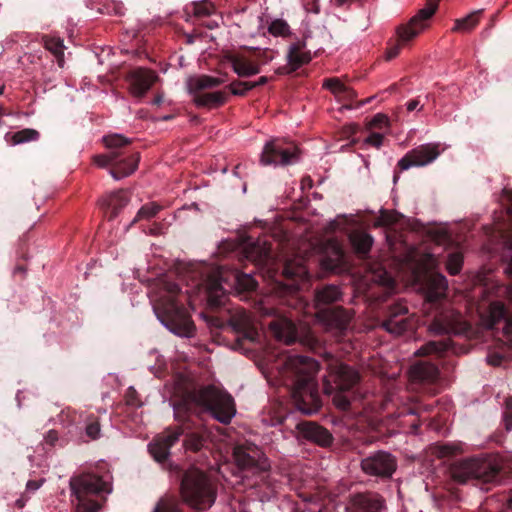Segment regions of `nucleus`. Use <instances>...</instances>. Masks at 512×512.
I'll return each instance as SVG.
<instances>
[{
  "label": "nucleus",
  "instance_id": "nucleus-19",
  "mask_svg": "<svg viewBox=\"0 0 512 512\" xmlns=\"http://www.w3.org/2000/svg\"><path fill=\"white\" fill-rule=\"evenodd\" d=\"M223 282H227L226 272L223 268H217L208 274L200 284L207 304L211 308H219L225 303L226 289L222 285Z\"/></svg>",
  "mask_w": 512,
  "mask_h": 512
},
{
  "label": "nucleus",
  "instance_id": "nucleus-32",
  "mask_svg": "<svg viewBox=\"0 0 512 512\" xmlns=\"http://www.w3.org/2000/svg\"><path fill=\"white\" fill-rule=\"evenodd\" d=\"M349 240L355 252L361 256L366 257L373 245V237L365 231L355 230L349 235Z\"/></svg>",
  "mask_w": 512,
  "mask_h": 512
},
{
  "label": "nucleus",
  "instance_id": "nucleus-35",
  "mask_svg": "<svg viewBox=\"0 0 512 512\" xmlns=\"http://www.w3.org/2000/svg\"><path fill=\"white\" fill-rule=\"evenodd\" d=\"M40 133L32 128H25L15 133H6L5 140L11 145H18L26 142L37 141Z\"/></svg>",
  "mask_w": 512,
  "mask_h": 512
},
{
  "label": "nucleus",
  "instance_id": "nucleus-9",
  "mask_svg": "<svg viewBox=\"0 0 512 512\" xmlns=\"http://www.w3.org/2000/svg\"><path fill=\"white\" fill-rule=\"evenodd\" d=\"M343 300V292L335 284H324L314 290V308L317 319L327 329L342 332L347 329L350 315L346 309L338 305Z\"/></svg>",
  "mask_w": 512,
  "mask_h": 512
},
{
  "label": "nucleus",
  "instance_id": "nucleus-49",
  "mask_svg": "<svg viewBox=\"0 0 512 512\" xmlns=\"http://www.w3.org/2000/svg\"><path fill=\"white\" fill-rule=\"evenodd\" d=\"M457 453V448L450 444H443L437 447L436 454L440 458L451 457Z\"/></svg>",
  "mask_w": 512,
  "mask_h": 512
},
{
  "label": "nucleus",
  "instance_id": "nucleus-57",
  "mask_svg": "<svg viewBox=\"0 0 512 512\" xmlns=\"http://www.w3.org/2000/svg\"><path fill=\"white\" fill-rule=\"evenodd\" d=\"M418 105H419V101L418 100H416V99L410 100L406 104L407 110L409 112L414 111L417 108Z\"/></svg>",
  "mask_w": 512,
  "mask_h": 512
},
{
  "label": "nucleus",
  "instance_id": "nucleus-16",
  "mask_svg": "<svg viewBox=\"0 0 512 512\" xmlns=\"http://www.w3.org/2000/svg\"><path fill=\"white\" fill-rule=\"evenodd\" d=\"M233 458L237 467L246 472L258 474L270 469L267 457L256 445H237L233 449Z\"/></svg>",
  "mask_w": 512,
  "mask_h": 512
},
{
  "label": "nucleus",
  "instance_id": "nucleus-56",
  "mask_svg": "<svg viewBox=\"0 0 512 512\" xmlns=\"http://www.w3.org/2000/svg\"><path fill=\"white\" fill-rule=\"evenodd\" d=\"M305 7H306L307 11H312V12H315V13L318 12V8H317V5H316V0H309V2L305 4Z\"/></svg>",
  "mask_w": 512,
  "mask_h": 512
},
{
  "label": "nucleus",
  "instance_id": "nucleus-46",
  "mask_svg": "<svg viewBox=\"0 0 512 512\" xmlns=\"http://www.w3.org/2000/svg\"><path fill=\"white\" fill-rule=\"evenodd\" d=\"M389 126V118L382 113L376 114L369 122L370 128L384 129Z\"/></svg>",
  "mask_w": 512,
  "mask_h": 512
},
{
  "label": "nucleus",
  "instance_id": "nucleus-20",
  "mask_svg": "<svg viewBox=\"0 0 512 512\" xmlns=\"http://www.w3.org/2000/svg\"><path fill=\"white\" fill-rule=\"evenodd\" d=\"M386 501L382 495L373 491L351 494L347 512H386Z\"/></svg>",
  "mask_w": 512,
  "mask_h": 512
},
{
  "label": "nucleus",
  "instance_id": "nucleus-51",
  "mask_svg": "<svg viewBox=\"0 0 512 512\" xmlns=\"http://www.w3.org/2000/svg\"><path fill=\"white\" fill-rule=\"evenodd\" d=\"M384 141V135L381 133H371L365 140V143L375 147L380 148Z\"/></svg>",
  "mask_w": 512,
  "mask_h": 512
},
{
  "label": "nucleus",
  "instance_id": "nucleus-59",
  "mask_svg": "<svg viewBox=\"0 0 512 512\" xmlns=\"http://www.w3.org/2000/svg\"><path fill=\"white\" fill-rule=\"evenodd\" d=\"M206 26L209 29H214L215 27L218 26V24L215 21H210L209 23L206 24Z\"/></svg>",
  "mask_w": 512,
  "mask_h": 512
},
{
  "label": "nucleus",
  "instance_id": "nucleus-62",
  "mask_svg": "<svg viewBox=\"0 0 512 512\" xmlns=\"http://www.w3.org/2000/svg\"><path fill=\"white\" fill-rule=\"evenodd\" d=\"M161 102H162V99H161V97H160V96H157V97L155 98V100H154V103H155V104H157V105H159Z\"/></svg>",
  "mask_w": 512,
  "mask_h": 512
},
{
  "label": "nucleus",
  "instance_id": "nucleus-17",
  "mask_svg": "<svg viewBox=\"0 0 512 512\" xmlns=\"http://www.w3.org/2000/svg\"><path fill=\"white\" fill-rule=\"evenodd\" d=\"M298 160V148L293 142L274 139L263 148L261 163L263 165H289Z\"/></svg>",
  "mask_w": 512,
  "mask_h": 512
},
{
  "label": "nucleus",
  "instance_id": "nucleus-15",
  "mask_svg": "<svg viewBox=\"0 0 512 512\" xmlns=\"http://www.w3.org/2000/svg\"><path fill=\"white\" fill-rule=\"evenodd\" d=\"M360 467L368 476L390 479L397 469V459L388 451L378 450L363 457Z\"/></svg>",
  "mask_w": 512,
  "mask_h": 512
},
{
  "label": "nucleus",
  "instance_id": "nucleus-42",
  "mask_svg": "<svg viewBox=\"0 0 512 512\" xmlns=\"http://www.w3.org/2000/svg\"><path fill=\"white\" fill-rule=\"evenodd\" d=\"M100 423L96 416L90 415L87 417L86 425H85V433L86 435L92 439L96 440L100 437Z\"/></svg>",
  "mask_w": 512,
  "mask_h": 512
},
{
  "label": "nucleus",
  "instance_id": "nucleus-22",
  "mask_svg": "<svg viewBox=\"0 0 512 512\" xmlns=\"http://www.w3.org/2000/svg\"><path fill=\"white\" fill-rule=\"evenodd\" d=\"M438 144H424L406 153L399 161L398 168L403 171L412 166H425L439 156Z\"/></svg>",
  "mask_w": 512,
  "mask_h": 512
},
{
  "label": "nucleus",
  "instance_id": "nucleus-40",
  "mask_svg": "<svg viewBox=\"0 0 512 512\" xmlns=\"http://www.w3.org/2000/svg\"><path fill=\"white\" fill-rule=\"evenodd\" d=\"M226 88L229 89L234 96L244 97L249 91L253 90V85H250L249 81L235 79L227 85Z\"/></svg>",
  "mask_w": 512,
  "mask_h": 512
},
{
  "label": "nucleus",
  "instance_id": "nucleus-28",
  "mask_svg": "<svg viewBox=\"0 0 512 512\" xmlns=\"http://www.w3.org/2000/svg\"><path fill=\"white\" fill-rule=\"evenodd\" d=\"M449 353H458L457 348L450 339H443L426 342L415 352V355L420 357L433 356L436 359H440Z\"/></svg>",
  "mask_w": 512,
  "mask_h": 512
},
{
  "label": "nucleus",
  "instance_id": "nucleus-38",
  "mask_svg": "<svg viewBox=\"0 0 512 512\" xmlns=\"http://www.w3.org/2000/svg\"><path fill=\"white\" fill-rule=\"evenodd\" d=\"M45 48L50 51L56 58L59 67L64 66V43L59 37L45 36L43 38Z\"/></svg>",
  "mask_w": 512,
  "mask_h": 512
},
{
  "label": "nucleus",
  "instance_id": "nucleus-29",
  "mask_svg": "<svg viewBox=\"0 0 512 512\" xmlns=\"http://www.w3.org/2000/svg\"><path fill=\"white\" fill-rule=\"evenodd\" d=\"M129 201L128 192L123 189L111 193L107 199H104L102 207L106 210L105 213L108 220L115 219Z\"/></svg>",
  "mask_w": 512,
  "mask_h": 512
},
{
  "label": "nucleus",
  "instance_id": "nucleus-31",
  "mask_svg": "<svg viewBox=\"0 0 512 512\" xmlns=\"http://www.w3.org/2000/svg\"><path fill=\"white\" fill-rule=\"evenodd\" d=\"M305 47L306 44L304 41H297L289 46L287 59L291 68L288 72H294L302 65L311 61V52L305 50Z\"/></svg>",
  "mask_w": 512,
  "mask_h": 512
},
{
  "label": "nucleus",
  "instance_id": "nucleus-3",
  "mask_svg": "<svg viewBox=\"0 0 512 512\" xmlns=\"http://www.w3.org/2000/svg\"><path fill=\"white\" fill-rule=\"evenodd\" d=\"M319 364L303 355H288L282 364L280 374L288 388L294 406L303 414L311 415L320 410L322 400L316 375Z\"/></svg>",
  "mask_w": 512,
  "mask_h": 512
},
{
  "label": "nucleus",
  "instance_id": "nucleus-5",
  "mask_svg": "<svg viewBox=\"0 0 512 512\" xmlns=\"http://www.w3.org/2000/svg\"><path fill=\"white\" fill-rule=\"evenodd\" d=\"M180 491L183 501L175 495L165 494L156 501L151 512H184L183 502L193 509L205 510L214 504L217 496L210 478L197 468L184 473Z\"/></svg>",
  "mask_w": 512,
  "mask_h": 512
},
{
  "label": "nucleus",
  "instance_id": "nucleus-27",
  "mask_svg": "<svg viewBox=\"0 0 512 512\" xmlns=\"http://www.w3.org/2000/svg\"><path fill=\"white\" fill-rule=\"evenodd\" d=\"M269 327L275 338L287 345L297 340V328L288 318L278 317L270 322Z\"/></svg>",
  "mask_w": 512,
  "mask_h": 512
},
{
  "label": "nucleus",
  "instance_id": "nucleus-44",
  "mask_svg": "<svg viewBox=\"0 0 512 512\" xmlns=\"http://www.w3.org/2000/svg\"><path fill=\"white\" fill-rule=\"evenodd\" d=\"M269 31L275 36H284L289 32V25L283 20H275L271 23Z\"/></svg>",
  "mask_w": 512,
  "mask_h": 512
},
{
  "label": "nucleus",
  "instance_id": "nucleus-64",
  "mask_svg": "<svg viewBox=\"0 0 512 512\" xmlns=\"http://www.w3.org/2000/svg\"><path fill=\"white\" fill-rule=\"evenodd\" d=\"M15 271L24 272V267L19 265L15 268Z\"/></svg>",
  "mask_w": 512,
  "mask_h": 512
},
{
  "label": "nucleus",
  "instance_id": "nucleus-11",
  "mask_svg": "<svg viewBox=\"0 0 512 512\" xmlns=\"http://www.w3.org/2000/svg\"><path fill=\"white\" fill-rule=\"evenodd\" d=\"M72 495L76 498L75 512H98L99 498L111 492V484L94 473H82L70 479Z\"/></svg>",
  "mask_w": 512,
  "mask_h": 512
},
{
  "label": "nucleus",
  "instance_id": "nucleus-58",
  "mask_svg": "<svg viewBox=\"0 0 512 512\" xmlns=\"http://www.w3.org/2000/svg\"><path fill=\"white\" fill-rule=\"evenodd\" d=\"M306 185L309 188L312 187V179L310 177H305V178L302 179V186L305 187Z\"/></svg>",
  "mask_w": 512,
  "mask_h": 512
},
{
  "label": "nucleus",
  "instance_id": "nucleus-45",
  "mask_svg": "<svg viewBox=\"0 0 512 512\" xmlns=\"http://www.w3.org/2000/svg\"><path fill=\"white\" fill-rule=\"evenodd\" d=\"M396 215L387 210H381L380 216L376 220V226H390L396 223Z\"/></svg>",
  "mask_w": 512,
  "mask_h": 512
},
{
  "label": "nucleus",
  "instance_id": "nucleus-63",
  "mask_svg": "<svg viewBox=\"0 0 512 512\" xmlns=\"http://www.w3.org/2000/svg\"><path fill=\"white\" fill-rule=\"evenodd\" d=\"M370 101H371V98H367L366 100L361 101V102L359 103V106H362V105H364V104H366V103H369Z\"/></svg>",
  "mask_w": 512,
  "mask_h": 512
},
{
  "label": "nucleus",
  "instance_id": "nucleus-2",
  "mask_svg": "<svg viewBox=\"0 0 512 512\" xmlns=\"http://www.w3.org/2000/svg\"><path fill=\"white\" fill-rule=\"evenodd\" d=\"M244 253L245 257L258 269L263 270L265 276L275 284V289L285 297L288 306L296 307L298 303L303 304L297 297V279H304L307 275L306 267L302 263L288 260L280 266L273 257L271 244L261 239L246 242Z\"/></svg>",
  "mask_w": 512,
  "mask_h": 512
},
{
  "label": "nucleus",
  "instance_id": "nucleus-14",
  "mask_svg": "<svg viewBox=\"0 0 512 512\" xmlns=\"http://www.w3.org/2000/svg\"><path fill=\"white\" fill-rule=\"evenodd\" d=\"M262 55L259 48L245 47L238 52H228L225 59L239 77L248 78L260 73L261 66L268 63V60H261Z\"/></svg>",
  "mask_w": 512,
  "mask_h": 512
},
{
  "label": "nucleus",
  "instance_id": "nucleus-1",
  "mask_svg": "<svg viewBox=\"0 0 512 512\" xmlns=\"http://www.w3.org/2000/svg\"><path fill=\"white\" fill-rule=\"evenodd\" d=\"M235 414V401L227 391L212 385L188 390L174 404V417L181 424L168 427L156 435L148 445L149 453L159 463L167 461L171 447L178 442L183 434H185L184 448L188 451L198 452L204 447L206 438L200 432L189 431L195 425L190 418L191 415L199 418L208 415L227 425Z\"/></svg>",
  "mask_w": 512,
  "mask_h": 512
},
{
  "label": "nucleus",
  "instance_id": "nucleus-33",
  "mask_svg": "<svg viewBox=\"0 0 512 512\" xmlns=\"http://www.w3.org/2000/svg\"><path fill=\"white\" fill-rule=\"evenodd\" d=\"M323 86L341 101H353L357 97L356 91L346 86L339 78L325 79Z\"/></svg>",
  "mask_w": 512,
  "mask_h": 512
},
{
  "label": "nucleus",
  "instance_id": "nucleus-55",
  "mask_svg": "<svg viewBox=\"0 0 512 512\" xmlns=\"http://www.w3.org/2000/svg\"><path fill=\"white\" fill-rule=\"evenodd\" d=\"M268 82H269V78L267 76H261L256 81H249L250 85H253V89H255L259 86H263V85L267 84Z\"/></svg>",
  "mask_w": 512,
  "mask_h": 512
},
{
  "label": "nucleus",
  "instance_id": "nucleus-4",
  "mask_svg": "<svg viewBox=\"0 0 512 512\" xmlns=\"http://www.w3.org/2000/svg\"><path fill=\"white\" fill-rule=\"evenodd\" d=\"M420 288L424 294L427 310L432 316L429 330L435 334H466L470 325L461 313L455 311L446 300L448 283L444 275L426 273L423 275Z\"/></svg>",
  "mask_w": 512,
  "mask_h": 512
},
{
  "label": "nucleus",
  "instance_id": "nucleus-50",
  "mask_svg": "<svg viewBox=\"0 0 512 512\" xmlns=\"http://www.w3.org/2000/svg\"><path fill=\"white\" fill-rule=\"evenodd\" d=\"M504 423L506 430H512V397L506 401V408L504 412Z\"/></svg>",
  "mask_w": 512,
  "mask_h": 512
},
{
  "label": "nucleus",
  "instance_id": "nucleus-18",
  "mask_svg": "<svg viewBox=\"0 0 512 512\" xmlns=\"http://www.w3.org/2000/svg\"><path fill=\"white\" fill-rule=\"evenodd\" d=\"M382 327L387 332L399 336L413 331L416 327V320L413 315L409 314L407 306L399 302L390 306L386 318L382 322Z\"/></svg>",
  "mask_w": 512,
  "mask_h": 512
},
{
  "label": "nucleus",
  "instance_id": "nucleus-24",
  "mask_svg": "<svg viewBox=\"0 0 512 512\" xmlns=\"http://www.w3.org/2000/svg\"><path fill=\"white\" fill-rule=\"evenodd\" d=\"M296 428L304 439L321 447H328L333 442L332 434L316 422L301 421L297 423Z\"/></svg>",
  "mask_w": 512,
  "mask_h": 512
},
{
  "label": "nucleus",
  "instance_id": "nucleus-36",
  "mask_svg": "<svg viewBox=\"0 0 512 512\" xmlns=\"http://www.w3.org/2000/svg\"><path fill=\"white\" fill-rule=\"evenodd\" d=\"M483 10H477L466 17L456 19L452 31L467 33L472 31L480 22V17Z\"/></svg>",
  "mask_w": 512,
  "mask_h": 512
},
{
  "label": "nucleus",
  "instance_id": "nucleus-34",
  "mask_svg": "<svg viewBox=\"0 0 512 512\" xmlns=\"http://www.w3.org/2000/svg\"><path fill=\"white\" fill-rule=\"evenodd\" d=\"M224 82L223 79L209 76V75H200L194 76L187 79L186 87L188 92H198L199 90H206L209 88H214L222 85Z\"/></svg>",
  "mask_w": 512,
  "mask_h": 512
},
{
  "label": "nucleus",
  "instance_id": "nucleus-13",
  "mask_svg": "<svg viewBox=\"0 0 512 512\" xmlns=\"http://www.w3.org/2000/svg\"><path fill=\"white\" fill-rule=\"evenodd\" d=\"M440 0H427L425 6L414 15L407 24L397 28V42L391 43L386 52L387 60L398 56L402 46L408 44L422 33L428 26L429 21L438 9Z\"/></svg>",
  "mask_w": 512,
  "mask_h": 512
},
{
  "label": "nucleus",
  "instance_id": "nucleus-21",
  "mask_svg": "<svg viewBox=\"0 0 512 512\" xmlns=\"http://www.w3.org/2000/svg\"><path fill=\"white\" fill-rule=\"evenodd\" d=\"M125 80L130 94L136 98H142L159 80V76L151 69L137 67L127 73Z\"/></svg>",
  "mask_w": 512,
  "mask_h": 512
},
{
  "label": "nucleus",
  "instance_id": "nucleus-26",
  "mask_svg": "<svg viewBox=\"0 0 512 512\" xmlns=\"http://www.w3.org/2000/svg\"><path fill=\"white\" fill-rule=\"evenodd\" d=\"M192 96V102L198 108L216 109L226 104L228 95L224 91L205 92H189Z\"/></svg>",
  "mask_w": 512,
  "mask_h": 512
},
{
  "label": "nucleus",
  "instance_id": "nucleus-52",
  "mask_svg": "<svg viewBox=\"0 0 512 512\" xmlns=\"http://www.w3.org/2000/svg\"><path fill=\"white\" fill-rule=\"evenodd\" d=\"M44 480L43 479H40V480H29L26 484V490L28 492H34L36 490H38L42 484H43Z\"/></svg>",
  "mask_w": 512,
  "mask_h": 512
},
{
  "label": "nucleus",
  "instance_id": "nucleus-37",
  "mask_svg": "<svg viewBox=\"0 0 512 512\" xmlns=\"http://www.w3.org/2000/svg\"><path fill=\"white\" fill-rule=\"evenodd\" d=\"M233 283L230 286H235L239 291L250 292L254 291L257 287L256 280L250 275L238 270L231 274Z\"/></svg>",
  "mask_w": 512,
  "mask_h": 512
},
{
  "label": "nucleus",
  "instance_id": "nucleus-60",
  "mask_svg": "<svg viewBox=\"0 0 512 512\" xmlns=\"http://www.w3.org/2000/svg\"><path fill=\"white\" fill-rule=\"evenodd\" d=\"M261 52L263 53V55L261 56V60H268V62L271 60V57H268L267 56V52L266 51H262Z\"/></svg>",
  "mask_w": 512,
  "mask_h": 512
},
{
  "label": "nucleus",
  "instance_id": "nucleus-47",
  "mask_svg": "<svg viewBox=\"0 0 512 512\" xmlns=\"http://www.w3.org/2000/svg\"><path fill=\"white\" fill-rule=\"evenodd\" d=\"M334 254H335L336 263H334V264L331 263L332 260L330 258H326L323 261V264L325 265V267L327 269H331V270L335 269L344 260V252L340 247L336 246L334 248Z\"/></svg>",
  "mask_w": 512,
  "mask_h": 512
},
{
  "label": "nucleus",
  "instance_id": "nucleus-10",
  "mask_svg": "<svg viewBox=\"0 0 512 512\" xmlns=\"http://www.w3.org/2000/svg\"><path fill=\"white\" fill-rule=\"evenodd\" d=\"M329 377L324 382V393L332 396V402L339 410L349 411L352 403L361 398L357 388L360 381L358 371L337 363L331 366Z\"/></svg>",
  "mask_w": 512,
  "mask_h": 512
},
{
  "label": "nucleus",
  "instance_id": "nucleus-53",
  "mask_svg": "<svg viewBox=\"0 0 512 512\" xmlns=\"http://www.w3.org/2000/svg\"><path fill=\"white\" fill-rule=\"evenodd\" d=\"M502 360H503V357L500 354H497V353L490 354L487 357L488 364H490L492 366H499V365H501Z\"/></svg>",
  "mask_w": 512,
  "mask_h": 512
},
{
  "label": "nucleus",
  "instance_id": "nucleus-61",
  "mask_svg": "<svg viewBox=\"0 0 512 512\" xmlns=\"http://www.w3.org/2000/svg\"><path fill=\"white\" fill-rule=\"evenodd\" d=\"M16 505L20 508H22L24 506V500L22 498L18 499L16 501Z\"/></svg>",
  "mask_w": 512,
  "mask_h": 512
},
{
  "label": "nucleus",
  "instance_id": "nucleus-25",
  "mask_svg": "<svg viewBox=\"0 0 512 512\" xmlns=\"http://www.w3.org/2000/svg\"><path fill=\"white\" fill-rule=\"evenodd\" d=\"M503 324L502 330L508 338H512V314H509L504 304L493 302L489 306L488 327L492 330L499 329V324Z\"/></svg>",
  "mask_w": 512,
  "mask_h": 512
},
{
  "label": "nucleus",
  "instance_id": "nucleus-54",
  "mask_svg": "<svg viewBox=\"0 0 512 512\" xmlns=\"http://www.w3.org/2000/svg\"><path fill=\"white\" fill-rule=\"evenodd\" d=\"M45 441L50 445H54L58 441V432L50 430L45 436Z\"/></svg>",
  "mask_w": 512,
  "mask_h": 512
},
{
  "label": "nucleus",
  "instance_id": "nucleus-39",
  "mask_svg": "<svg viewBox=\"0 0 512 512\" xmlns=\"http://www.w3.org/2000/svg\"><path fill=\"white\" fill-rule=\"evenodd\" d=\"M187 12L193 13L197 18L208 17L215 12V7L208 1H195L186 7Z\"/></svg>",
  "mask_w": 512,
  "mask_h": 512
},
{
  "label": "nucleus",
  "instance_id": "nucleus-7",
  "mask_svg": "<svg viewBox=\"0 0 512 512\" xmlns=\"http://www.w3.org/2000/svg\"><path fill=\"white\" fill-rule=\"evenodd\" d=\"M449 473L459 484L469 481L496 484L504 478V461L498 454L466 458L453 462L449 467Z\"/></svg>",
  "mask_w": 512,
  "mask_h": 512
},
{
  "label": "nucleus",
  "instance_id": "nucleus-41",
  "mask_svg": "<svg viewBox=\"0 0 512 512\" xmlns=\"http://www.w3.org/2000/svg\"><path fill=\"white\" fill-rule=\"evenodd\" d=\"M161 209V206H159L156 203H149L146 205H143L139 211L137 212L136 217L132 221V224L136 223L140 219H150L154 217Z\"/></svg>",
  "mask_w": 512,
  "mask_h": 512
},
{
  "label": "nucleus",
  "instance_id": "nucleus-12",
  "mask_svg": "<svg viewBox=\"0 0 512 512\" xmlns=\"http://www.w3.org/2000/svg\"><path fill=\"white\" fill-rule=\"evenodd\" d=\"M228 318L223 319L212 316L209 319L211 326L224 328L228 326L236 334V349L250 350L247 344H256L260 342V333L255 324L252 315L244 308L229 309Z\"/></svg>",
  "mask_w": 512,
  "mask_h": 512
},
{
  "label": "nucleus",
  "instance_id": "nucleus-6",
  "mask_svg": "<svg viewBox=\"0 0 512 512\" xmlns=\"http://www.w3.org/2000/svg\"><path fill=\"white\" fill-rule=\"evenodd\" d=\"M180 297L181 289L177 283L160 280L153 292V308L157 318L171 332L182 337H192L196 328Z\"/></svg>",
  "mask_w": 512,
  "mask_h": 512
},
{
  "label": "nucleus",
  "instance_id": "nucleus-8",
  "mask_svg": "<svg viewBox=\"0 0 512 512\" xmlns=\"http://www.w3.org/2000/svg\"><path fill=\"white\" fill-rule=\"evenodd\" d=\"M131 142V139L120 134L104 136L103 143L109 151L95 156V163L101 168L110 166V175L116 180L131 175L140 161L139 152L130 149Z\"/></svg>",
  "mask_w": 512,
  "mask_h": 512
},
{
  "label": "nucleus",
  "instance_id": "nucleus-48",
  "mask_svg": "<svg viewBox=\"0 0 512 512\" xmlns=\"http://www.w3.org/2000/svg\"><path fill=\"white\" fill-rule=\"evenodd\" d=\"M125 400L127 405L140 407L142 402L139 399V395L134 387H129L125 393Z\"/></svg>",
  "mask_w": 512,
  "mask_h": 512
},
{
  "label": "nucleus",
  "instance_id": "nucleus-43",
  "mask_svg": "<svg viewBox=\"0 0 512 512\" xmlns=\"http://www.w3.org/2000/svg\"><path fill=\"white\" fill-rule=\"evenodd\" d=\"M463 264V257L462 254L459 252H454L449 254L446 267L448 272L451 275H456L460 272Z\"/></svg>",
  "mask_w": 512,
  "mask_h": 512
},
{
  "label": "nucleus",
  "instance_id": "nucleus-23",
  "mask_svg": "<svg viewBox=\"0 0 512 512\" xmlns=\"http://www.w3.org/2000/svg\"><path fill=\"white\" fill-rule=\"evenodd\" d=\"M432 406L413 402L398 409L395 416L399 427L409 426L410 433L417 434L421 425L420 417L423 412H430Z\"/></svg>",
  "mask_w": 512,
  "mask_h": 512
},
{
  "label": "nucleus",
  "instance_id": "nucleus-30",
  "mask_svg": "<svg viewBox=\"0 0 512 512\" xmlns=\"http://www.w3.org/2000/svg\"><path fill=\"white\" fill-rule=\"evenodd\" d=\"M439 375L438 364L428 360H421L410 369L412 380L419 382H434Z\"/></svg>",
  "mask_w": 512,
  "mask_h": 512
}]
</instances>
